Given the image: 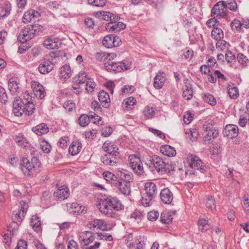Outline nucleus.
<instances>
[{
	"instance_id": "obj_1",
	"label": "nucleus",
	"mask_w": 249,
	"mask_h": 249,
	"mask_svg": "<svg viewBox=\"0 0 249 249\" xmlns=\"http://www.w3.org/2000/svg\"><path fill=\"white\" fill-rule=\"evenodd\" d=\"M124 205L117 197L109 196L104 199H102L97 208L101 213L109 217H115L116 213L113 212L120 211L124 209Z\"/></svg>"
},
{
	"instance_id": "obj_2",
	"label": "nucleus",
	"mask_w": 249,
	"mask_h": 249,
	"mask_svg": "<svg viewBox=\"0 0 249 249\" xmlns=\"http://www.w3.org/2000/svg\"><path fill=\"white\" fill-rule=\"evenodd\" d=\"M146 164L151 171L153 172L155 169L161 175L170 174L174 170L170 164L165 163L161 158L156 155L152 156L151 159L146 162Z\"/></svg>"
},
{
	"instance_id": "obj_3",
	"label": "nucleus",
	"mask_w": 249,
	"mask_h": 249,
	"mask_svg": "<svg viewBox=\"0 0 249 249\" xmlns=\"http://www.w3.org/2000/svg\"><path fill=\"white\" fill-rule=\"evenodd\" d=\"M43 27L38 24L24 27L20 32L18 40L22 43L33 38L36 35L42 31Z\"/></svg>"
},
{
	"instance_id": "obj_4",
	"label": "nucleus",
	"mask_w": 249,
	"mask_h": 249,
	"mask_svg": "<svg viewBox=\"0 0 249 249\" xmlns=\"http://www.w3.org/2000/svg\"><path fill=\"white\" fill-rule=\"evenodd\" d=\"M40 163L39 160L35 157H33L31 160L26 158H23L20 163L21 169L23 174L30 176L33 172L39 167Z\"/></svg>"
},
{
	"instance_id": "obj_5",
	"label": "nucleus",
	"mask_w": 249,
	"mask_h": 249,
	"mask_svg": "<svg viewBox=\"0 0 249 249\" xmlns=\"http://www.w3.org/2000/svg\"><path fill=\"white\" fill-rule=\"evenodd\" d=\"M105 69L108 71H113L114 72H121L122 71L128 69L129 66L122 62H114L108 60L104 64Z\"/></svg>"
},
{
	"instance_id": "obj_6",
	"label": "nucleus",
	"mask_w": 249,
	"mask_h": 249,
	"mask_svg": "<svg viewBox=\"0 0 249 249\" xmlns=\"http://www.w3.org/2000/svg\"><path fill=\"white\" fill-rule=\"evenodd\" d=\"M129 165L133 171L137 175H142L144 172L142 162L140 158L135 155H131L128 157Z\"/></svg>"
},
{
	"instance_id": "obj_7",
	"label": "nucleus",
	"mask_w": 249,
	"mask_h": 249,
	"mask_svg": "<svg viewBox=\"0 0 249 249\" xmlns=\"http://www.w3.org/2000/svg\"><path fill=\"white\" fill-rule=\"evenodd\" d=\"M121 43L120 38L114 35L106 36L102 41L103 45L107 48L117 47L120 45Z\"/></svg>"
},
{
	"instance_id": "obj_8",
	"label": "nucleus",
	"mask_w": 249,
	"mask_h": 249,
	"mask_svg": "<svg viewBox=\"0 0 249 249\" xmlns=\"http://www.w3.org/2000/svg\"><path fill=\"white\" fill-rule=\"evenodd\" d=\"M25 103L19 97H15L13 104V111L15 116L20 117L25 113Z\"/></svg>"
},
{
	"instance_id": "obj_9",
	"label": "nucleus",
	"mask_w": 249,
	"mask_h": 249,
	"mask_svg": "<svg viewBox=\"0 0 249 249\" xmlns=\"http://www.w3.org/2000/svg\"><path fill=\"white\" fill-rule=\"evenodd\" d=\"M189 165L192 169L204 170L205 166L200 158L194 155H189L187 158Z\"/></svg>"
},
{
	"instance_id": "obj_10",
	"label": "nucleus",
	"mask_w": 249,
	"mask_h": 249,
	"mask_svg": "<svg viewBox=\"0 0 249 249\" xmlns=\"http://www.w3.org/2000/svg\"><path fill=\"white\" fill-rule=\"evenodd\" d=\"M112 185L116 187L119 192L124 195L128 196L130 194V185L128 182L120 181V179L114 181Z\"/></svg>"
},
{
	"instance_id": "obj_11",
	"label": "nucleus",
	"mask_w": 249,
	"mask_h": 249,
	"mask_svg": "<svg viewBox=\"0 0 249 249\" xmlns=\"http://www.w3.org/2000/svg\"><path fill=\"white\" fill-rule=\"evenodd\" d=\"M70 195L69 189L66 186H62L53 193L55 199L63 200L67 198Z\"/></svg>"
},
{
	"instance_id": "obj_12",
	"label": "nucleus",
	"mask_w": 249,
	"mask_h": 249,
	"mask_svg": "<svg viewBox=\"0 0 249 249\" xmlns=\"http://www.w3.org/2000/svg\"><path fill=\"white\" fill-rule=\"evenodd\" d=\"M54 64L52 61L48 59H44L38 66L39 71L43 74L50 72L53 69Z\"/></svg>"
},
{
	"instance_id": "obj_13",
	"label": "nucleus",
	"mask_w": 249,
	"mask_h": 249,
	"mask_svg": "<svg viewBox=\"0 0 249 249\" xmlns=\"http://www.w3.org/2000/svg\"><path fill=\"white\" fill-rule=\"evenodd\" d=\"M223 134L224 136L228 138L236 137L238 134V127L234 124H228L226 126L223 131Z\"/></svg>"
},
{
	"instance_id": "obj_14",
	"label": "nucleus",
	"mask_w": 249,
	"mask_h": 249,
	"mask_svg": "<svg viewBox=\"0 0 249 249\" xmlns=\"http://www.w3.org/2000/svg\"><path fill=\"white\" fill-rule=\"evenodd\" d=\"M117 55L115 53H107L105 52H100L95 54L96 59L99 61H107L112 60L116 58Z\"/></svg>"
},
{
	"instance_id": "obj_15",
	"label": "nucleus",
	"mask_w": 249,
	"mask_h": 249,
	"mask_svg": "<svg viewBox=\"0 0 249 249\" xmlns=\"http://www.w3.org/2000/svg\"><path fill=\"white\" fill-rule=\"evenodd\" d=\"M160 196L161 201L165 204H170L173 199V194L168 188H164L161 191Z\"/></svg>"
},
{
	"instance_id": "obj_16",
	"label": "nucleus",
	"mask_w": 249,
	"mask_h": 249,
	"mask_svg": "<svg viewBox=\"0 0 249 249\" xmlns=\"http://www.w3.org/2000/svg\"><path fill=\"white\" fill-rule=\"evenodd\" d=\"M165 81V74L163 72H159L154 80V86L156 89H160Z\"/></svg>"
},
{
	"instance_id": "obj_17",
	"label": "nucleus",
	"mask_w": 249,
	"mask_h": 249,
	"mask_svg": "<svg viewBox=\"0 0 249 249\" xmlns=\"http://www.w3.org/2000/svg\"><path fill=\"white\" fill-rule=\"evenodd\" d=\"M8 87L13 94L19 93L21 91L20 84L15 78H11L8 82Z\"/></svg>"
},
{
	"instance_id": "obj_18",
	"label": "nucleus",
	"mask_w": 249,
	"mask_h": 249,
	"mask_svg": "<svg viewBox=\"0 0 249 249\" xmlns=\"http://www.w3.org/2000/svg\"><path fill=\"white\" fill-rule=\"evenodd\" d=\"M145 193L155 197L157 195L158 190L156 184L152 182H147L144 185Z\"/></svg>"
},
{
	"instance_id": "obj_19",
	"label": "nucleus",
	"mask_w": 249,
	"mask_h": 249,
	"mask_svg": "<svg viewBox=\"0 0 249 249\" xmlns=\"http://www.w3.org/2000/svg\"><path fill=\"white\" fill-rule=\"evenodd\" d=\"M24 217L22 216V213L21 212H14L12 214V218L13 220H16V221H13L12 223H11L9 225V227H8V231L11 232H13L14 230H11V228L14 227V229H16L18 227V222H20Z\"/></svg>"
},
{
	"instance_id": "obj_20",
	"label": "nucleus",
	"mask_w": 249,
	"mask_h": 249,
	"mask_svg": "<svg viewBox=\"0 0 249 249\" xmlns=\"http://www.w3.org/2000/svg\"><path fill=\"white\" fill-rule=\"evenodd\" d=\"M227 16L226 11L219 7L218 4H215L211 10V16L214 18L218 16L222 18H225Z\"/></svg>"
},
{
	"instance_id": "obj_21",
	"label": "nucleus",
	"mask_w": 249,
	"mask_h": 249,
	"mask_svg": "<svg viewBox=\"0 0 249 249\" xmlns=\"http://www.w3.org/2000/svg\"><path fill=\"white\" fill-rule=\"evenodd\" d=\"M103 149L107 152V154L112 155L116 156L119 154L118 148L116 146L110 142H105L103 145Z\"/></svg>"
},
{
	"instance_id": "obj_22",
	"label": "nucleus",
	"mask_w": 249,
	"mask_h": 249,
	"mask_svg": "<svg viewBox=\"0 0 249 249\" xmlns=\"http://www.w3.org/2000/svg\"><path fill=\"white\" fill-rule=\"evenodd\" d=\"M160 152L168 157H174L176 155V151L175 148L168 145L161 146L160 148Z\"/></svg>"
},
{
	"instance_id": "obj_23",
	"label": "nucleus",
	"mask_w": 249,
	"mask_h": 249,
	"mask_svg": "<svg viewBox=\"0 0 249 249\" xmlns=\"http://www.w3.org/2000/svg\"><path fill=\"white\" fill-rule=\"evenodd\" d=\"M82 239V242L85 245H87L90 243L92 242L94 239V237L93 235V233L90 231H86L82 232L80 236Z\"/></svg>"
},
{
	"instance_id": "obj_24",
	"label": "nucleus",
	"mask_w": 249,
	"mask_h": 249,
	"mask_svg": "<svg viewBox=\"0 0 249 249\" xmlns=\"http://www.w3.org/2000/svg\"><path fill=\"white\" fill-rule=\"evenodd\" d=\"M32 130L37 135L40 136L48 133L49 128L45 124L42 123L33 127Z\"/></svg>"
},
{
	"instance_id": "obj_25",
	"label": "nucleus",
	"mask_w": 249,
	"mask_h": 249,
	"mask_svg": "<svg viewBox=\"0 0 249 249\" xmlns=\"http://www.w3.org/2000/svg\"><path fill=\"white\" fill-rule=\"evenodd\" d=\"M38 14L37 12L33 10L27 11L25 12L22 17V21L25 23L30 22L33 18L36 17Z\"/></svg>"
},
{
	"instance_id": "obj_26",
	"label": "nucleus",
	"mask_w": 249,
	"mask_h": 249,
	"mask_svg": "<svg viewBox=\"0 0 249 249\" xmlns=\"http://www.w3.org/2000/svg\"><path fill=\"white\" fill-rule=\"evenodd\" d=\"M101 161L104 164L107 165H113L116 163V158L115 156L110 154H106L101 158Z\"/></svg>"
},
{
	"instance_id": "obj_27",
	"label": "nucleus",
	"mask_w": 249,
	"mask_h": 249,
	"mask_svg": "<svg viewBox=\"0 0 249 249\" xmlns=\"http://www.w3.org/2000/svg\"><path fill=\"white\" fill-rule=\"evenodd\" d=\"M43 45L48 49H54L58 47L59 42L55 39L48 38L44 41Z\"/></svg>"
},
{
	"instance_id": "obj_28",
	"label": "nucleus",
	"mask_w": 249,
	"mask_h": 249,
	"mask_svg": "<svg viewBox=\"0 0 249 249\" xmlns=\"http://www.w3.org/2000/svg\"><path fill=\"white\" fill-rule=\"evenodd\" d=\"M82 148L81 144L78 142H73L69 148V152L72 155H76Z\"/></svg>"
},
{
	"instance_id": "obj_29",
	"label": "nucleus",
	"mask_w": 249,
	"mask_h": 249,
	"mask_svg": "<svg viewBox=\"0 0 249 249\" xmlns=\"http://www.w3.org/2000/svg\"><path fill=\"white\" fill-rule=\"evenodd\" d=\"M212 37L216 40H220L224 37V33L222 30L219 28L215 27L211 33Z\"/></svg>"
},
{
	"instance_id": "obj_30",
	"label": "nucleus",
	"mask_w": 249,
	"mask_h": 249,
	"mask_svg": "<svg viewBox=\"0 0 249 249\" xmlns=\"http://www.w3.org/2000/svg\"><path fill=\"white\" fill-rule=\"evenodd\" d=\"M87 77V74L84 72H80L78 75L75 76L73 79V82H76L77 83L82 85L89 80Z\"/></svg>"
},
{
	"instance_id": "obj_31",
	"label": "nucleus",
	"mask_w": 249,
	"mask_h": 249,
	"mask_svg": "<svg viewBox=\"0 0 249 249\" xmlns=\"http://www.w3.org/2000/svg\"><path fill=\"white\" fill-rule=\"evenodd\" d=\"M136 100L133 97H129L126 98L122 103V106L123 108L129 110L132 108V107L135 104Z\"/></svg>"
},
{
	"instance_id": "obj_32",
	"label": "nucleus",
	"mask_w": 249,
	"mask_h": 249,
	"mask_svg": "<svg viewBox=\"0 0 249 249\" xmlns=\"http://www.w3.org/2000/svg\"><path fill=\"white\" fill-rule=\"evenodd\" d=\"M154 198L155 197L145 193L142 197L141 203L143 206L149 207L152 204Z\"/></svg>"
},
{
	"instance_id": "obj_33",
	"label": "nucleus",
	"mask_w": 249,
	"mask_h": 249,
	"mask_svg": "<svg viewBox=\"0 0 249 249\" xmlns=\"http://www.w3.org/2000/svg\"><path fill=\"white\" fill-rule=\"evenodd\" d=\"M10 11L11 6L10 4L0 5V17L4 18L7 17L10 14Z\"/></svg>"
},
{
	"instance_id": "obj_34",
	"label": "nucleus",
	"mask_w": 249,
	"mask_h": 249,
	"mask_svg": "<svg viewBox=\"0 0 249 249\" xmlns=\"http://www.w3.org/2000/svg\"><path fill=\"white\" fill-rule=\"evenodd\" d=\"M31 225L34 230L36 232L39 231L41 230V223L38 217L33 216L31 219Z\"/></svg>"
},
{
	"instance_id": "obj_35",
	"label": "nucleus",
	"mask_w": 249,
	"mask_h": 249,
	"mask_svg": "<svg viewBox=\"0 0 249 249\" xmlns=\"http://www.w3.org/2000/svg\"><path fill=\"white\" fill-rule=\"evenodd\" d=\"M92 226L94 228L105 231L107 229V223L102 219H95L92 222Z\"/></svg>"
},
{
	"instance_id": "obj_36",
	"label": "nucleus",
	"mask_w": 249,
	"mask_h": 249,
	"mask_svg": "<svg viewBox=\"0 0 249 249\" xmlns=\"http://www.w3.org/2000/svg\"><path fill=\"white\" fill-rule=\"evenodd\" d=\"M61 76L66 79L71 76V71L70 67L67 65H64L60 70Z\"/></svg>"
},
{
	"instance_id": "obj_37",
	"label": "nucleus",
	"mask_w": 249,
	"mask_h": 249,
	"mask_svg": "<svg viewBox=\"0 0 249 249\" xmlns=\"http://www.w3.org/2000/svg\"><path fill=\"white\" fill-rule=\"evenodd\" d=\"M100 14L103 13L102 18L105 20H109L110 21H115L116 19L120 18H118V17L116 15L113 14L112 13L109 12H100Z\"/></svg>"
},
{
	"instance_id": "obj_38",
	"label": "nucleus",
	"mask_w": 249,
	"mask_h": 249,
	"mask_svg": "<svg viewBox=\"0 0 249 249\" xmlns=\"http://www.w3.org/2000/svg\"><path fill=\"white\" fill-rule=\"evenodd\" d=\"M237 59L238 63L243 67H245L249 64V59L242 53L238 54Z\"/></svg>"
},
{
	"instance_id": "obj_39",
	"label": "nucleus",
	"mask_w": 249,
	"mask_h": 249,
	"mask_svg": "<svg viewBox=\"0 0 249 249\" xmlns=\"http://www.w3.org/2000/svg\"><path fill=\"white\" fill-rule=\"evenodd\" d=\"M160 221L165 224H169L172 221L173 217L169 213H162L160 215Z\"/></svg>"
},
{
	"instance_id": "obj_40",
	"label": "nucleus",
	"mask_w": 249,
	"mask_h": 249,
	"mask_svg": "<svg viewBox=\"0 0 249 249\" xmlns=\"http://www.w3.org/2000/svg\"><path fill=\"white\" fill-rule=\"evenodd\" d=\"M218 134V131L213 128L210 131L208 132L207 134L206 135L204 138V141L205 142L207 141H210L212 139L216 138Z\"/></svg>"
},
{
	"instance_id": "obj_41",
	"label": "nucleus",
	"mask_w": 249,
	"mask_h": 249,
	"mask_svg": "<svg viewBox=\"0 0 249 249\" xmlns=\"http://www.w3.org/2000/svg\"><path fill=\"white\" fill-rule=\"evenodd\" d=\"M99 100L102 103H108L110 102L109 96L108 93L104 90L99 92L98 94Z\"/></svg>"
},
{
	"instance_id": "obj_42",
	"label": "nucleus",
	"mask_w": 249,
	"mask_h": 249,
	"mask_svg": "<svg viewBox=\"0 0 249 249\" xmlns=\"http://www.w3.org/2000/svg\"><path fill=\"white\" fill-rule=\"evenodd\" d=\"M198 224L199 229L202 232L206 231L209 228L208 219H200L198 220Z\"/></svg>"
},
{
	"instance_id": "obj_43",
	"label": "nucleus",
	"mask_w": 249,
	"mask_h": 249,
	"mask_svg": "<svg viewBox=\"0 0 249 249\" xmlns=\"http://www.w3.org/2000/svg\"><path fill=\"white\" fill-rule=\"evenodd\" d=\"M120 178V181L128 182L129 184L130 182L133 180L132 174L129 173L127 171H124V172H121Z\"/></svg>"
},
{
	"instance_id": "obj_44",
	"label": "nucleus",
	"mask_w": 249,
	"mask_h": 249,
	"mask_svg": "<svg viewBox=\"0 0 249 249\" xmlns=\"http://www.w3.org/2000/svg\"><path fill=\"white\" fill-rule=\"evenodd\" d=\"M35 94L36 96L40 99L45 97V90L42 85L38 83L36 87L35 88Z\"/></svg>"
},
{
	"instance_id": "obj_45",
	"label": "nucleus",
	"mask_w": 249,
	"mask_h": 249,
	"mask_svg": "<svg viewBox=\"0 0 249 249\" xmlns=\"http://www.w3.org/2000/svg\"><path fill=\"white\" fill-rule=\"evenodd\" d=\"M90 122L89 116L83 114L81 115L78 119L79 124L80 126L84 127L87 126Z\"/></svg>"
},
{
	"instance_id": "obj_46",
	"label": "nucleus",
	"mask_w": 249,
	"mask_h": 249,
	"mask_svg": "<svg viewBox=\"0 0 249 249\" xmlns=\"http://www.w3.org/2000/svg\"><path fill=\"white\" fill-rule=\"evenodd\" d=\"M203 100L212 106H215L216 104V99L210 94H205L203 96Z\"/></svg>"
},
{
	"instance_id": "obj_47",
	"label": "nucleus",
	"mask_w": 249,
	"mask_h": 249,
	"mask_svg": "<svg viewBox=\"0 0 249 249\" xmlns=\"http://www.w3.org/2000/svg\"><path fill=\"white\" fill-rule=\"evenodd\" d=\"M25 107L26 109H25L24 114L27 115L32 114L35 109V105L33 104V102L26 103L25 104Z\"/></svg>"
},
{
	"instance_id": "obj_48",
	"label": "nucleus",
	"mask_w": 249,
	"mask_h": 249,
	"mask_svg": "<svg viewBox=\"0 0 249 249\" xmlns=\"http://www.w3.org/2000/svg\"><path fill=\"white\" fill-rule=\"evenodd\" d=\"M104 178L108 182H110L112 184L114 181L117 180V177L112 173L109 172H104L103 174Z\"/></svg>"
},
{
	"instance_id": "obj_49",
	"label": "nucleus",
	"mask_w": 249,
	"mask_h": 249,
	"mask_svg": "<svg viewBox=\"0 0 249 249\" xmlns=\"http://www.w3.org/2000/svg\"><path fill=\"white\" fill-rule=\"evenodd\" d=\"M231 26L233 30L240 31L242 29L241 21L237 19H234L231 23Z\"/></svg>"
},
{
	"instance_id": "obj_50",
	"label": "nucleus",
	"mask_w": 249,
	"mask_h": 249,
	"mask_svg": "<svg viewBox=\"0 0 249 249\" xmlns=\"http://www.w3.org/2000/svg\"><path fill=\"white\" fill-rule=\"evenodd\" d=\"M155 108L153 107H146L143 111V115L149 118L155 114Z\"/></svg>"
},
{
	"instance_id": "obj_51",
	"label": "nucleus",
	"mask_w": 249,
	"mask_h": 249,
	"mask_svg": "<svg viewBox=\"0 0 249 249\" xmlns=\"http://www.w3.org/2000/svg\"><path fill=\"white\" fill-rule=\"evenodd\" d=\"M228 94L232 99H236L239 95L238 89L237 87H231L228 89Z\"/></svg>"
},
{
	"instance_id": "obj_52",
	"label": "nucleus",
	"mask_w": 249,
	"mask_h": 249,
	"mask_svg": "<svg viewBox=\"0 0 249 249\" xmlns=\"http://www.w3.org/2000/svg\"><path fill=\"white\" fill-rule=\"evenodd\" d=\"M40 147L45 153H49L51 150L52 147L48 142L43 141L41 142Z\"/></svg>"
},
{
	"instance_id": "obj_53",
	"label": "nucleus",
	"mask_w": 249,
	"mask_h": 249,
	"mask_svg": "<svg viewBox=\"0 0 249 249\" xmlns=\"http://www.w3.org/2000/svg\"><path fill=\"white\" fill-rule=\"evenodd\" d=\"M206 207L212 210L215 209L216 206L215 205L214 199L212 196H209L208 198L206 204Z\"/></svg>"
},
{
	"instance_id": "obj_54",
	"label": "nucleus",
	"mask_w": 249,
	"mask_h": 249,
	"mask_svg": "<svg viewBox=\"0 0 249 249\" xmlns=\"http://www.w3.org/2000/svg\"><path fill=\"white\" fill-rule=\"evenodd\" d=\"M89 3L97 7H103L106 5L107 0H88Z\"/></svg>"
},
{
	"instance_id": "obj_55",
	"label": "nucleus",
	"mask_w": 249,
	"mask_h": 249,
	"mask_svg": "<svg viewBox=\"0 0 249 249\" xmlns=\"http://www.w3.org/2000/svg\"><path fill=\"white\" fill-rule=\"evenodd\" d=\"M67 207L68 209H74L73 211H72V212L73 213H79V211L82 208V207L77 203H67Z\"/></svg>"
},
{
	"instance_id": "obj_56",
	"label": "nucleus",
	"mask_w": 249,
	"mask_h": 249,
	"mask_svg": "<svg viewBox=\"0 0 249 249\" xmlns=\"http://www.w3.org/2000/svg\"><path fill=\"white\" fill-rule=\"evenodd\" d=\"M229 45L225 40H220L217 41L216 44L217 49H219L221 51L226 50L227 49V46Z\"/></svg>"
},
{
	"instance_id": "obj_57",
	"label": "nucleus",
	"mask_w": 249,
	"mask_h": 249,
	"mask_svg": "<svg viewBox=\"0 0 249 249\" xmlns=\"http://www.w3.org/2000/svg\"><path fill=\"white\" fill-rule=\"evenodd\" d=\"M63 107L66 110L71 111L75 107V103L72 100H68L64 103Z\"/></svg>"
},
{
	"instance_id": "obj_58",
	"label": "nucleus",
	"mask_w": 249,
	"mask_h": 249,
	"mask_svg": "<svg viewBox=\"0 0 249 249\" xmlns=\"http://www.w3.org/2000/svg\"><path fill=\"white\" fill-rule=\"evenodd\" d=\"M15 141L19 146L22 147L26 146L27 142H26V140L23 137L16 136L15 138Z\"/></svg>"
},
{
	"instance_id": "obj_59",
	"label": "nucleus",
	"mask_w": 249,
	"mask_h": 249,
	"mask_svg": "<svg viewBox=\"0 0 249 249\" xmlns=\"http://www.w3.org/2000/svg\"><path fill=\"white\" fill-rule=\"evenodd\" d=\"M7 100V95L5 89L0 86V102L5 103Z\"/></svg>"
},
{
	"instance_id": "obj_60",
	"label": "nucleus",
	"mask_w": 249,
	"mask_h": 249,
	"mask_svg": "<svg viewBox=\"0 0 249 249\" xmlns=\"http://www.w3.org/2000/svg\"><path fill=\"white\" fill-rule=\"evenodd\" d=\"M134 90V87L129 85H125L122 90V92L123 94H127L132 93Z\"/></svg>"
},
{
	"instance_id": "obj_61",
	"label": "nucleus",
	"mask_w": 249,
	"mask_h": 249,
	"mask_svg": "<svg viewBox=\"0 0 249 249\" xmlns=\"http://www.w3.org/2000/svg\"><path fill=\"white\" fill-rule=\"evenodd\" d=\"M218 21L214 18L213 17V18L209 19L207 21V25L209 27H213L214 29L215 27H217L218 24Z\"/></svg>"
},
{
	"instance_id": "obj_62",
	"label": "nucleus",
	"mask_w": 249,
	"mask_h": 249,
	"mask_svg": "<svg viewBox=\"0 0 249 249\" xmlns=\"http://www.w3.org/2000/svg\"><path fill=\"white\" fill-rule=\"evenodd\" d=\"M159 215V213L157 211H150L147 214V218L149 220L154 221L158 218Z\"/></svg>"
},
{
	"instance_id": "obj_63",
	"label": "nucleus",
	"mask_w": 249,
	"mask_h": 249,
	"mask_svg": "<svg viewBox=\"0 0 249 249\" xmlns=\"http://www.w3.org/2000/svg\"><path fill=\"white\" fill-rule=\"evenodd\" d=\"M118 19H116L114 21V27L115 32H119L121 30L124 29L125 28V25L122 22L117 21Z\"/></svg>"
},
{
	"instance_id": "obj_64",
	"label": "nucleus",
	"mask_w": 249,
	"mask_h": 249,
	"mask_svg": "<svg viewBox=\"0 0 249 249\" xmlns=\"http://www.w3.org/2000/svg\"><path fill=\"white\" fill-rule=\"evenodd\" d=\"M27 242L23 240H20L17 244L15 249H27Z\"/></svg>"
}]
</instances>
